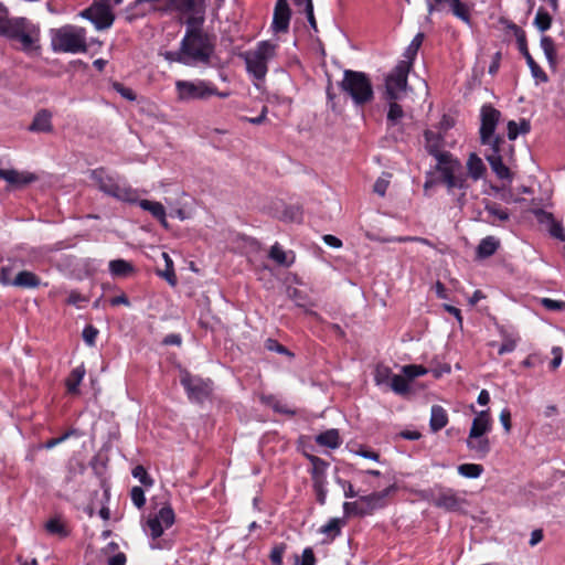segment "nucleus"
I'll list each match as a JSON object with an SVG mask.
<instances>
[{
    "label": "nucleus",
    "mask_w": 565,
    "mask_h": 565,
    "mask_svg": "<svg viewBox=\"0 0 565 565\" xmlns=\"http://www.w3.org/2000/svg\"><path fill=\"white\" fill-rule=\"evenodd\" d=\"M189 14L182 47L191 65H209L215 52V38L202 29L204 12Z\"/></svg>",
    "instance_id": "nucleus-1"
},
{
    "label": "nucleus",
    "mask_w": 565,
    "mask_h": 565,
    "mask_svg": "<svg viewBox=\"0 0 565 565\" xmlns=\"http://www.w3.org/2000/svg\"><path fill=\"white\" fill-rule=\"evenodd\" d=\"M434 151L437 160L435 169L439 173L438 181L447 188L449 194H455L456 190L460 191L458 202L462 203L469 184L461 162L448 151Z\"/></svg>",
    "instance_id": "nucleus-2"
},
{
    "label": "nucleus",
    "mask_w": 565,
    "mask_h": 565,
    "mask_svg": "<svg viewBox=\"0 0 565 565\" xmlns=\"http://www.w3.org/2000/svg\"><path fill=\"white\" fill-rule=\"evenodd\" d=\"M90 179L98 190L108 196L127 203H137L138 201L137 190L126 182H121L117 175L109 174L104 168L92 170Z\"/></svg>",
    "instance_id": "nucleus-3"
},
{
    "label": "nucleus",
    "mask_w": 565,
    "mask_h": 565,
    "mask_svg": "<svg viewBox=\"0 0 565 565\" xmlns=\"http://www.w3.org/2000/svg\"><path fill=\"white\" fill-rule=\"evenodd\" d=\"M339 86L356 106H364L374 98L372 82L363 72L345 70Z\"/></svg>",
    "instance_id": "nucleus-4"
},
{
    "label": "nucleus",
    "mask_w": 565,
    "mask_h": 565,
    "mask_svg": "<svg viewBox=\"0 0 565 565\" xmlns=\"http://www.w3.org/2000/svg\"><path fill=\"white\" fill-rule=\"evenodd\" d=\"M0 35L20 42L23 51L31 50L39 40V30L25 18H3Z\"/></svg>",
    "instance_id": "nucleus-5"
},
{
    "label": "nucleus",
    "mask_w": 565,
    "mask_h": 565,
    "mask_svg": "<svg viewBox=\"0 0 565 565\" xmlns=\"http://www.w3.org/2000/svg\"><path fill=\"white\" fill-rule=\"evenodd\" d=\"M275 44L262 41L254 51L246 52L244 60L247 72L258 81L264 79L268 71L267 63L275 56Z\"/></svg>",
    "instance_id": "nucleus-6"
},
{
    "label": "nucleus",
    "mask_w": 565,
    "mask_h": 565,
    "mask_svg": "<svg viewBox=\"0 0 565 565\" xmlns=\"http://www.w3.org/2000/svg\"><path fill=\"white\" fill-rule=\"evenodd\" d=\"M55 51L78 53L86 52V32L83 28L72 25L58 29L53 38Z\"/></svg>",
    "instance_id": "nucleus-7"
},
{
    "label": "nucleus",
    "mask_w": 565,
    "mask_h": 565,
    "mask_svg": "<svg viewBox=\"0 0 565 565\" xmlns=\"http://www.w3.org/2000/svg\"><path fill=\"white\" fill-rule=\"evenodd\" d=\"M481 125L479 129L480 142L483 146L497 147L504 145V138L495 135V128L501 118V113L491 105H483L481 107Z\"/></svg>",
    "instance_id": "nucleus-8"
},
{
    "label": "nucleus",
    "mask_w": 565,
    "mask_h": 565,
    "mask_svg": "<svg viewBox=\"0 0 565 565\" xmlns=\"http://www.w3.org/2000/svg\"><path fill=\"white\" fill-rule=\"evenodd\" d=\"M409 71L411 62L399 61L393 71L385 77L384 98L386 100H398L405 95Z\"/></svg>",
    "instance_id": "nucleus-9"
},
{
    "label": "nucleus",
    "mask_w": 565,
    "mask_h": 565,
    "mask_svg": "<svg viewBox=\"0 0 565 565\" xmlns=\"http://www.w3.org/2000/svg\"><path fill=\"white\" fill-rule=\"evenodd\" d=\"M175 89L180 100L207 99L217 94V88L206 81H177Z\"/></svg>",
    "instance_id": "nucleus-10"
},
{
    "label": "nucleus",
    "mask_w": 565,
    "mask_h": 565,
    "mask_svg": "<svg viewBox=\"0 0 565 565\" xmlns=\"http://www.w3.org/2000/svg\"><path fill=\"white\" fill-rule=\"evenodd\" d=\"M180 383L191 402L203 403L212 393V381L191 375L188 371L181 373Z\"/></svg>",
    "instance_id": "nucleus-11"
},
{
    "label": "nucleus",
    "mask_w": 565,
    "mask_h": 565,
    "mask_svg": "<svg viewBox=\"0 0 565 565\" xmlns=\"http://www.w3.org/2000/svg\"><path fill=\"white\" fill-rule=\"evenodd\" d=\"M508 28L513 31L516 39L518 49L520 53L524 56L526 64L530 67L532 76L540 83H546L548 81V76L530 54L527 49L526 34L524 30H522L519 25H516L513 22H511L508 25Z\"/></svg>",
    "instance_id": "nucleus-12"
},
{
    "label": "nucleus",
    "mask_w": 565,
    "mask_h": 565,
    "mask_svg": "<svg viewBox=\"0 0 565 565\" xmlns=\"http://www.w3.org/2000/svg\"><path fill=\"white\" fill-rule=\"evenodd\" d=\"M156 9L162 12L203 13L205 12V0H164Z\"/></svg>",
    "instance_id": "nucleus-13"
},
{
    "label": "nucleus",
    "mask_w": 565,
    "mask_h": 565,
    "mask_svg": "<svg viewBox=\"0 0 565 565\" xmlns=\"http://www.w3.org/2000/svg\"><path fill=\"white\" fill-rule=\"evenodd\" d=\"M431 502L435 507L448 512L459 511L463 504H466V500L458 495L452 489H441L437 495L433 498Z\"/></svg>",
    "instance_id": "nucleus-14"
},
{
    "label": "nucleus",
    "mask_w": 565,
    "mask_h": 565,
    "mask_svg": "<svg viewBox=\"0 0 565 565\" xmlns=\"http://www.w3.org/2000/svg\"><path fill=\"white\" fill-rule=\"evenodd\" d=\"M502 146L503 145L490 147L491 152L486 154V159L489 162L491 170L500 180L512 182L513 173L511 172L510 168L503 163V157L501 153L503 151Z\"/></svg>",
    "instance_id": "nucleus-15"
},
{
    "label": "nucleus",
    "mask_w": 565,
    "mask_h": 565,
    "mask_svg": "<svg viewBox=\"0 0 565 565\" xmlns=\"http://www.w3.org/2000/svg\"><path fill=\"white\" fill-rule=\"evenodd\" d=\"M82 17L92 21L98 30L109 28L115 17L109 8L107 7H92L82 12Z\"/></svg>",
    "instance_id": "nucleus-16"
},
{
    "label": "nucleus",
    "mask_w": 565,
    "mask_h": 565,
    "mask_svg": "<svg viewBox=\"0 0 565 565\" xmlns=\"http://www.w3.org/2000/svg\"><path fill=\"white\" fill-rule=\"evenodd\" d=\"M291 12L287 0H277L271 28L276 33H285L288 31Z\"/></svg>",
    "instance_id": "nucleus-17"
},
{
    "label": "nucleus",
    "mask_w": 565,
    "mask_h": 565,
    "mask_svg": "<svg viewBox=\"0 0 565 565\" xmlns=\"http://www.w3.org/2000/svg\"><path fill=\"white\" fill-rule=\"evenodd\" d=\"M535 215L541 223L548 224V233L552 237L565 243V230L562 223L555 220L553 213L540 209L535 211Z\"/></svg>",
    "instance_id": "nucleus-18"
},
{
    "label": "nucleus",
    "mask_w": 565,
    "mask_h": 565,
    "mask_svg": "<svg viewBox=\"0 0 565 565\" xmlns=\"http://www.w3.org/2000/svg\"><path fill=\"white\" fill-rule=\"evenodd\" d=\"M484 211L488 216L484 220L491 225H498L499 223L508 222L510 220V213L508 209L502 207L499 203L484 200Z\"/></svg>",
    "instance_id": "nucleus-19"
},
{
    "label": "nucleus",
    "mask_w": 565,
    "mask_h": 565,
    "mask_svg": "<svg viewBox=\"0 0 565 565\" xmlns=\"http://www.w3.org/2000/svg\"><path fill=\"white\" fill-rule=\"evenodd\" d=\"M492 420L490 417L489 409L480 411L477 413L472 420L471 428L469 431L470 437L486 436L491 430Z\"/></svg>",
    "instance_id": "nucleus-20"
},
{
    "label": "nucleus",
    "mask_w": 565,
    "mask_h": 565,
    "mask_svg": "<svg viewBox=\"0 0 565 565\" xmlns=\"http://www.w3.org/2000/svg\"><path fill=\"white\" fill-rule=\"evenodd\" d=\"M29 130L33 132H52V113L47 109L39 110L35 114Z\"/></svg>",
    "instance_id": "nucleus-21"
},
{
    "label": "nucleus",
    "mask_w": 565,
    "mask_h": 565,
    "mask_svg": "<svg viewBox=\"0 0 565 565\" xmlns=\"http://www.w3.org/2000/svg\"><path fill=\"white\" fill-rule=\"evenodd\" d=\"M467 448L479 459L486 458L491 450V444L487 436L470 437L466 440Z\"/></svg>",
    "instance_id": "nucleus-22"
},
{
    "label": "nucleus",
    "mask_w": 565,
    "mask_h": 565,
    "mask_svg": "<svg viewBox=\"0 0 565 565\" xmlns=\"http://www.w3.org/2000/svg\"><path fill=\"white\" fill-rule=\"evenodd\" d=\"M36 179L34 173L19 172L14 169H8L7 173H3V180L13 188H22L34 182Z\"/></svg>",
    "instance_id": "nucleus-23"
},
{
    "label": "nucleus",
    "mask_w": 565,
    "mask_h": 565,
    "mask_svg": "<svg viewBox=\"0 0 565 565\" xmlns=\"http://www.w3.org/2000/svg\"><path fill=\"white\" fill-rule=\"evenodd\" d=\"M41 279L38 275L29 270H22L17 274L12 280V286L23 289H35L40 287Z\"/></svg>",
    "instance_id": "nucleus-24"
},
{
    "label": "nucleus",
    "mask_w": 565,
    "mask_h": 565,
    "mask_svg": "<svg viewBox=\"0 0 565 565\" xmlns=\"http://www.w3.org/2000/svg\"><path fill=\"white\" fill-rule=\"evenodd\" d=\"M139 206L149 212L154 218H157L162 226L168 227V222L166 217V209L160 202L149 201V200H140L137 201Z\"/></svg>",
    "instance_id": "nucleus-25"
},
{
    "label": "nucleus",
    "mask_w": 565,
    "mask_h": 565,
    "mask_svg": "<svg viewBox=\"0 0 565 565\" xmlns=\"http://www.w3.org/2000/svg\"><path fill=\"white\" fill-rule=\"evenodd\" d=\"M448 424L446 409L440 405H433L430 412L429 427L431 431L437 433Z\"/></svg>",
    "instance_id": "nucleus-26"
},
{
    "label": "nucleus",
    "mask_w": 565,
    "mask_h": 565,
    "mask_svg": "<svg viewBox=\"0 0 565 565\" xmlns=\"http://www.w3.org/2000/svg\"><path fill=\"white\" fill-rule=\"evenodd\" d=\"M316 443L319 446L328 447L331 449L338 448L342 440L338 429L331 428L316 436Z\"/></svg>",
    "instance_id": "nucleus-27"
},
{
    "label": "nucleus",
    "mask_w": 565,
    "mask_h": 565,
    "mask_svg": "<svg viewBox=\"0 0 565 565\" xmlns=\"http://www.w3.org/2000/svg\"><path fill=\"white\" fill-rule=\"evenodd\" d=\"M467 170L469 177L475 181L481 179L487 171L483 161L475 152L470 153L467 160Z\"/></svg>",
    "instance_id": "nucleus-28"
},
{
    "label": "nucleus",
    "mask_w": 565,
    "mask_h": 565,
    "mask_svg": "<svg viewBox=\"0 0 565 565\" xmlns=\"http://www.w3.org/2000/svg\"><path fill=\"white\" fill-rule=\"evenodd\" d=\"M500 247V241L494 236H487L481 239L477 247V256L479 258H488L492 256Z\"/></svg>",
    "instance_id": "nucleus-29"
},
{
    "label": "nucleus",
    "mask_w": 565,
    "mask_h": 565,
    "mask_svg": "<svg viewBox=\"0 0 565 565\" xmlns=\"http://www.w3.org/2000/svg\"><path fill=\"white\" fill-rule=\"evenodd\" d=\"M108 268L114 277H127L134 273L132 264L121 258L110 260Z\"/></svg>",
    "instance_id": "nucleus-30"
},
{
    "label": "nucleus",
    "mask_w": 565,
    "mask_h": 565,
    "mask_svg": "<svg viewBox=\"0 0 565 565\" xmlns=\"http://www.w3.org/2000/svg\"><path fill=\"white\" fill-rule=\"evenodd\" d=\"M449 7L452 14L463 23L471 25V14L469 7L461 0H449Z\"/></svg>",
    "instance_id": "nucleus-31"
},
{
    "label": "nucleus",
    "mask_w": 565,
    "mask_h": 565,
    "mask_svg": "<svg viewBox=\"0 0 565 565\" xmlns=\"http://www.w3.org/2000/svg\"><path fill=\"white\" fill-rule=\"evenodd\" d=\"M360 502L363 505L365 515L372 514L374 510L382 509L386 505V502H382L381 497L375 494V492L360 497Z\"/></svg>",
    "instance_id": "nucleus-32"
},
{
    "label": "nucleus",
    "mask_w": 565,
    "mask_h": 565,
    "mask_svg": "<svg viewBox=\"0 0 565 565\" xmlns=\"http://www.w3.org/2000/svg\"><path fill=\"white\" fill-rule=\"evenodd\" d=\"M85 373H86V371H85L84 365H79L72 370L70 376L66 379V382H65L68 393H71V394L78 393V386H79L81 382L83 381Z\"/></svg>",
    "instance_id": "nucleus-33"
},
{
    "label": "nucleus",
    "mask_w": 565,
    "mask_h": 565,
    "mask_svg": "<svg viewBox=\"0 0 565 565\" xmlns=\"http://www.w3.org/2000/svg\"><path fill=\"white\" fill-rule=\"evenodd\" d=\"M540 45L544 52V55L551 67H556L557 55L554 41L551 36L543 35L540 41Z\"/></svg>",
    "instance_id": "nucleus-34"
},
{
    "label": "nucleus",
    "mask_w": 565,
    "mask_h": 565,
    "mask_svg": "<svg viewBox=\"0 0 565 565\" xmlns=\"http://www.w3.org/2000/svg\"><path fill=\"white\" fill-rule=\"evenodd\" d=\"M307 458L310 461V463L312 465V470H311L312 480H317V479L327 480L326 470L329 467V463L326 460L321 459L320 457H317L313 455H308Z\"/></svg>",
    "instance_id": "nucleus-35"
},
{
    "label": "nucleus",
    "mask_w": 565,
    "mask_h": 565,
    "mask_svg": "<svg viewBox=\"0 0 565 565\" xmlns=\"http://www.w3.org/2000/svg\"><path fill=\"white\" fill-rule=\"evenodd\" d=\"M162 257L166 262V269L159 270L158 275L164 278L170 286L174 287L178 284V279L174 273L173 262L167 253H162Z\"/></svg>",
    "instance_id": "nucleus-36"
},
{
    "label": "nucleus",
    "mask_w": 565,
    "mask_h": 565,
    "mask_svg": "<svg viewBox=\"0 0 565 565\" xmlns=\"http://www.w3.org/2000/svg\"><path fill=\"white\" fill-rule=\"evenodd\" d=\"M424 36H425L424 33H422V32L417 33L404 53V56H405L404 61H409L411 67L413 66V62L417 55V52L423 44Z\"/></svg>",
    "instance_id": "nucleus-37"
},
{
    "label": "nucleus",
    "mask_w": 565,
    "mask_h": 565,
    "mask_svg": "<svg viewBox=\"0 0 565 565\" xmlns=\"http://www.w3.org/2000/svg\"><path fill=\"white\" fill-rule=\"evenodd\" d=\"M45 530L47 533L57 535L60 537H66L70 534V531L66 529L65 524L57 518L50 519L45 523Z\"/></svg>",
    "instance_id": "nucleus-38"
},
{
    "label": "nucleus",
    "mask_w": 565,
    "mask_h": 565,
    "mask_svg": "<svg viewBox=\"0 0 565 565\" xmlns=\"http://www.w3.org/2000/svg\"><path fill=\"white\" fill-rule=\"evenodd\" d=\"M533 24L536 26L539 31L545 32L552 25V17L545 9L539 8Z\"/></svg>",
    "instance_id": "nucleus-39"
},
{
    "label": "nucleus",
    "mask_w": 565,
    "mask_h": 565,
    "mask_svg": "<svg viewBox=\"0 0 565 565\" xmlns=\"http://www.w3.org/2000/svg\"><path fill=\"white\" fill-rule=\"evenodd\" d=\"M388 102V111H387V122L391 126H395L398 121L404 117V110L397 100H387Z\"/></svg>",
    "instance_id": "nucleus-40"
},
{
    "label": "nucleus",
    "mask_w": 565,
    "mask_h": 565,
    "mask_svg": "<svg viewBox=\"0 0 565 565\" xmlns=\"http://www.w3.org/2000/svg\"><path fill=\"white\" fill-rule=\"evenodd\" d=\"M483 470V467L478 463H462L458 467V473L470 479L479 478Z\"/></svg>",
    "instance_id": "nucleus-41"
},
{
    "label": "nucleus",
    "mask_w": 565,
    "mask_h": 565,
    "mask_svg": "<svg viewBox=\"0 0 565 565\" xmlns=\"http://www.w3.org/2000/svg\"><path fill=\"white\" fill-rule=\"evenodd\" d=\"M409 380L404 375L393 374L391 379V388L396 394H407L409 392Z\"/></svg>",
    "instance_id": "nucleus-42"
},
{
    "label": "nucleus",
    "mask_w": 565,
    "mask_h": 565,
    "mask_svg": "<svg viewBox=\"0 0 565 565\" xmlns=\"http://www.w3.org/2000/svg\"><path fill=\"white\" fill-rule=\"evenodd\" d=\"M269 257L280 266L289 267L291 265L287 259V255L285 250L280 247L278 243L274 244L269 250Z\"/></svg>",
    "instance_id": "nucleus-43"
},
{
    "label": "nucleus",
    "mask_w": 565,
    "mask_h": 565,
    "mask_svg": "<svg viewBox=\"0 0 565 565\" xmlns=\"http://www.w3.org/2000/svg\"><path fill=\"white\" fill-rule=\"evenodd\" d=\"M163 56L170 63L177 62V63H181L183 65L191 66V64L188 60V56L184 53V49L182 47V43H180V47L178 51H167L163 54Z\"/></svg>",
    "instance_id": "nucleus-44"
},
{
    "label": "nucleus",
    "mask_w": 565,
    "mask_h": 565,
    "mask_svg": "<svg viewBox=\"0 0 565 565\" xmlns=\"http://www.w3.org/2000/svg\"><path fill=\"white\" fill-rule=\"evenodd\" d=\"M132 476L134 478L138 479L139 482L145 486L146 488H150L153 486L154 481L153 479L149 476V473L147 472V470L145 469L143 466L141 465H138L136 466L134 469H132Z\"/></svg>",
    "instance_id": "nucleus-45"
},
{
    "label": "nucleus",
    "mask_w": 565,
    "mask_h": 565,
    "mask_svg": "<svg viewBox=\"0 0 565 565\" xmlns=\"http://www.w3.org/2000/svg\"><path fill=\"white\" fill-rule=\"evenodd\" d=\"M313 491L319 504L323 505L327 501V480H312Z\"/></svg>",
    "instance_id": "nucleus-46"
},
{
    "label": "nucleus",
    "mask_w": 565,
    "mask_h": 565,
    "mask_svg": "<svg viewBox=\"0 0 565 565\" xmlns=\"http://www.w3.org/2000/svg\"><path fill=\"white\" fill-rule=\"evenodd\" d=\"M425 139H426V149L428 151L429 154H431L433 157H435V151L434 150H437V151H440L439 148H440V137L433 132V131H425Z\"/></svg>",
    "instance_id": "nucleus-47"
},
{
    "label": "nucleus",
    "mask_w": 565,
    "mask_h": 565,
    "mask_svg": "<svg viewBox=\"0 0 565 565\" xmlns=\"http://www.w3.org/2000/svg\"><path fill=\"white\" fill-rule=\"evenodd\" d=\"M154 516H157L166 527H170L175 519L174 511L170 505L162 507Z\"/></svg>",
    "instance_id": "nucleus-48"
},
{
    "label": "nucleus",
    "mask_w": 565,
    "mask_h": 565,
    "mask_svg": "<svg viewBox=\"0 0 565 565\" xmlns=\"http://www.w3.org/2000/svg\"><path fill=\"white\" fill-rule=\"evenodd\" d=\"M147 525L150 530V535L152 536V539L160 537L163 534L166 527L162 524V522L159 519H157V516H150L147 521Z\"/></svg>",
    "instance_id": "nucleus-49"
},
{
    "label": "nucleus",
    "mask_w": 565,
    "mask_h": 565,
    "mask_svg": "<svg viewBox=\"0 0 565 565\" xmlns=\"http://www.w3.org/2000/svg\"><path fill=\"white\" fill-rule=\"evenodd\" d=\"M265 348L268 351L277 352L279 354H284V355H287L289 358H294V353L290 352L285 345L280 344L275 339H270V338L267 339L266 342H265Z\"/></svg>",
    "instance_id": "nucleus-50"
},
{
    "label": "nucleus",
    "mask_w": 565,
    "mask_h": 565,
    "mask_svg": "<svg viewBox=\"0 0 565 565\" xmlns=\"http://www.w3.org/2000/svg\"><path fill=\"white\" fill-rule=\"evenodd\" d=\"M392 371L390 367L384 365H377L375 369L374 381L376 384H385L392 379Z\"/></svg>",
    "instance_id": "nucleus-51"
},
{
    "label": "nucleus",
    "mask_w": 565,
    "mask_h": 565,
    "mask_svg": "<svg viewBox=\"0 0 565 565\" xmlns=\"http://www.w3.org/2000/svg\"><path fill=\"white\" fill-rule=\"evenodd\" d=\"M403 373L409 381H412L418 376L425 375L427 370L422 365L411 364L403 367Z\"/></svg>",
    "instance_id": "nucleus-52"
},
{
    "label": "nucleus",
    "mask_w": 565,
    "mask_h": 565,
    "mask_svg": "<svg viewBox=\"0 0 565 565\" xmlns=\"http://www.w3.org/2000/svg\"><path fill=\"white\" fill-rule=\"evenodd\" d=\"M343 512L347 516L359 515L364 516L363 505L361 502H344Z\"/></svg>",
    "instance_id": "nucleus-53"
},
{
    "label": "nucleus",
    "mask_w": 565,
    "mask_h": 565,
    "mask_svg": "<svg viewBox=\"0 0 565 565\" xmlns=\"http://www.w3.org/2000/svg\"><path fill=\"white\" fill-rule=\"evenodd\" d=\"M286 551V544L280 543L275 545L269 554V558L273 565H282V556Z\"/></svg>",
    "instance_id": "nucleus-54"
},
{
    "label": "nucleus",
    "mask_w": 565,
    "mask_h": 565,
    "mask_svg": "<svg viewBox=\"0 0 565 565\" xmlns=\"http://www.w3.org/2000/svg\"><path fill=\"white\" fill-rule=\"evenodd\" d=\"M130 498L132 503L139 509L146 504L145 491L141 487H134L130 490Z\"/></svg>",
    "instance_id": "nucleus-55"
},
{
    "label": "nucleus",
    "mask_w": 565,
    "mask_h": 565,
    "mask_svg": "<svg viewBox=\"0 0 565 565\" xmlns=\"http://www.w3.org/2000/svg\"><path fill=\"white\" fill-rule=\"evenodd\" d=\"M113 88L118 93L120 94L121 97H124L125 99L127 100H130V102H134L136 100L137 96L135 94V92L129 88V87H126L125 85H122L121 83H118V82H115L113 83Z\"/></svg>",
    "instance_id": "nucleus-56"
},
{
    "label": "nucleus",
    "mask_w": 565,
    "mask_h": 565,
    "mask_svg": "<svg viewBox=\"0 0 565 565\" xmlns=\"http://www.w3.org/2000/svg\"><path fill=\"white\" fill-rule=\"evenodd\" d=\"M322 532L332 536L339 535L341 532V521L339 519L329 520V522L323 525Z\"/></svg>",
    "instance_id": "nucleus-57"
},
{
    "label": "nucleus",
    "mask_w": 565,
    "mask_h": 565,
    "mask_svg": "<svg viewBox=\"0 0 565 565\" xmlns=\"http://www.w3.org/2000/svg\"><path fill=\"white\" fill-rule=\"evenodd\" d=\"M541 303L544 308L553 311H563L565 310V301L562 300H554L551 298H543L541 300Z\"/></svg>",
    "instance_id": "nucleus-58"
},
{
    "label": "nucleus",
    "mask_w": 565,
    "mask_h": 565,
    "mask_svg": "<svg viewBox=\"0 0 565 565\" xmlns=\"http://www.w3.org/2000/svg\"><path fill=\"white\" fill-rule=\"evenodd\" d=\"M335 482L343 489L345 498H355L358 492L354 490L350 481L343 480L340 477H335Z\"/></svg>",
    "instance_id": "nucleus-59"
},
{
    "label": "nucleus",
    "mask_w": 565,
    "mask_h": 565,
    "mask_svg": "<svg viewBox=\"0 0 565 565\" xmlns=\"http://www.w3.org/2000/svg\"><path fill=\"white\" fill-rule=\"evenodd\" d=\"M98 330L93 326H86L83 330V339L88 345H94Z\"/></svg>",
    "instance_id": "nucleus-60"
},
{
    "label": "nucleus",
    "mask_w": 565,
    "mask_h": 565,
    "mask_svg": "<svg viewBox=\"0 0 565 565\" xmlns=\"http://www.w3.org/2000/svg\"><path fill=\"white\" fill-rule=\"evenodd\" d=\"M516 348V340L513 339V338H505L504 341L502 342V344L499 347L498 349V353L500 355H503L505 353H510L512 351H514Z\"/></svg>",
    "instance_id": "nucleus-61"
},
{
    "label": "nucleus",
    "mask_w": 565,
    "mask_h": 565,
    "mask_svg": "<svg viewBox=\"0 0 565 565\" xmlns=\"http://www.w3.org/2000/svg\"><path fill=\"white\" fill-rule=\"evenodd\" d=\"M390 185V181L383 178H379L373 186V191L379 194L380 196H384L387 188Z\"/></svg>",
    "instance_id": "nucleus-62"
},
{
    "label": "nucleus",
    "mask_w": 565,
    "mask_h": 565,
    "mask_svg": "<svg viewBox=\"0 0 565 565\" xmlns=\"http://www.w3.org/2000/svg\"><path fill=\"white\" fill-rule=\"evenodd\" d=\"M552 354H553V360L551 361V369L552 370H556L561 363H562V359H563V350L561 347H554L552 349Z\"/></svg>",
    "instance_id": "nucleus-63"
},
{
    "label": "nucleus",
    "mask_w": 565,
    "mask_h": 565,
    "mask_svg": "<svg viewBox=\"0 0 565 565\" xmlns=\"http://www.w3.org/2000/svg\"><path fill=\"white\" fill-rule=\"evenodd\" d=\"M316 564V557L313 554V551L308 547L305 548L301 555V563L300 565H315Z\"/></svg>",
    "instance_id": "nucleus-64"
}]
</instances>
